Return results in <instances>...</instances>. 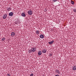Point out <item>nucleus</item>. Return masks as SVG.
<instances>
[{
    "label": "nucleus",
    "mask_w": 76,
    "mask_h": 76,
    "mask_svg": "<svg viewBox=\"0 0 76 76\" xmlns=\"http://www.w3.org/2000/svg\"><path fill=\"white\" fill-rule=\"evenodd\" d=\"M21 15L23 16V17H25V14L24 13H22Z\"/></svg>",
    "instance_id": "nucleus-14"
},
{
    "label": "nucleus",
    "mask_w": 76,
    "mask_h": 76,
    "mask_svg": "<svg viewBox=\"0 0 76 76\" xmlns=\"http://www.w3.org/2000/svg\"><path fill=\"white\" fill-rule=\"evenodd\" d=\"M34 76V74L33 73L31 74L30 75V76Z\"/></svg>",
    "instance_id": "nucleus-18"
},
{
    "label": "nucleus",
    "mask_w": 76,
    "mask_h": 76,
    "mask_svg": "<svg viewBox=\"0 0 76 76\" xmlns=\"http://www.w3.org/2000/svg\"><path fill=\"white\" fill-rule=\"evenodd\" d=\"M73 10L74 11V12H75V13H76V10L75 9H74Z\"/></svg>",
    "instance_id": "nucleus-17"
},
{
    "label": "nucleus",
    "mask_w": 76,
    "mask_h": 76,
    "mask_svg": "<svg viewBox=\"0 0 76 76\" xmlns=\"http://www.w3.org/2000/svg\"><path fill=\"white\" fill-rule=\"evenodd\" d=\"M55 76H59V75H56Z\"/></svg>",
    "instance_id": "nucleus-21"
},
{
    "label": "nucleus",
    "mask_w": 76,
    "mask_h": 76,
    "mask_svg": "<svg viewBox=\"0 0 76 76\" xmlns=\"http://www.w3.org/2000/svg\"><path fill=\"white\" fill-rule=\"evenodd\" d=\"M72 69L73 70H76V66H74L73 67Z\"/></svg>",
    "instance_id": "nucleus-8"
},
{
    "label": "nucleus",
    "mask_w": 76,
    "mask_h": 76,
    "mask_svg": "<svg viewBox=\"0 0 76 76\" xmlns=\"http://www.w3.org/2000/svg\"><path fill=\"white\" fill-rule=\"evenodd\" d=\"M56 73H57L58 74H60V71L58 70H56Z\"/></svg>",
    "instance_id": "nucleus-11"
},
{
    "label": "nucleus",
    "mask_w": 76,
    "mask_h": 76,
    "mask_svg": "<svg viewBox=\"0 0 76 76\" xmlns=\"http://www.w3.org/2000/svg\"><path fill=\"white\" fill-rule=\"evenodd\" d=\"M43 76H44V75H43Z\"/></svg>",
    "instance_id": "nucleus-24"
},
{
    "label": "nucleus",
    "mask_w": 76,
    "mask_h": 76,
    "mask_svg": "<svg viewBox=\"0 0 76 76\" xmlns=\"http://www.w3.org/2000/svg\"><path fill=\"white\" fill-rule=\"evenodd\" d=\"M50 56H51V55H50Z\"/></svg>",
    "instance_id": "nucleus-23"
},
{
    "label": "nucleus",
    "mask_w": 76,
    "mask_h": 76,
    "mask_svg": "<svg viewBox=\"0 0 76 76\" xmlns=\"http://www.w3.org/2000/svg\"><path fill=\"white\" fill-rule=\"evenodd\" d=\"M6 39V38H5V37H3L2 39H1V40L2 41H4Z\"/></svg>",
    "instance_id": "nucleus-15"
},
{
    "label": "nucleus",
    "mask_w": 76,
    "mask_h": 76,
    "mask_svg": "<svg viewBox=\"0 0 76 76\" xmlns=\"http://www.w3.org/2000/svg\"><path fill=\"white\" fill-rule=\"evenodd\" d=\"M13 13L12 12H11L9 13V15L10 16H13Z\"/></svg>",
    "instance_id": "nucleus-7"
},
{
    "label": "nucleus",
    "mask_w": 76,
    "mask_h": 76,
    "mask_svg": "<svg viewBox=\"0 0 76 76\" xmlns=\"http://www.w3.org/2000/svg\"><path fill=\"white\" fill-rule=\"evenodd\" d=\"M47 52V51L46 50V49H44L42 51V53H45L46 52Z\"/></svg>",
    "instance_id": "nucleus-9"
},
{
    "label": "nucleus",
    "mask_w": 76,
    "mask_h": 76,
    "mask_svg": "<svg viewBox=\"0 0 76 76\" xmlns=\"http://www.w3.org/2000/svg\"><path fill=\"white\" fill-rule=\"evenodd\" d=\"M57 1V0H53V1H54V2H55V1Z\"/></svg>",
    "instance_id": "nucleus-19"
},
{
    "label": "nucleus",
    "mask_w": 76,
    "mask_h": 76,
    "mask_svg": "<svg viewBox=\"0 0 76 76\" xmlns=\"http://www.w3.org/2000/svg\"><path fill=\"white\" fill-rule=\"evenodd\" d=\"M71 3H72V4H75V2H74V1H72V2H71Z\"/></svg>",
    "instance_id": "nucleus-16"
},
{
    "label": "nucleus",
    "mask_w": 76,
    "mask_h": 76,
    "mask_svg": "<svg viewBox=\"0 0 76 76\" xmlns=\"http://www.w3.org/2000/svg\"><path fill=\"white\" fill-rule=\"evenodd\" d=\"M33 12L31 11H29L28 12V14L29 15H32Z\"/></svg>",
    "instance_id": "nucleus-4"
},
{
    "label": "nucleus",
    "mask_w": 76,
    "mask_h": 76,
    "mask_svg": "<svg viewBox=\"0 0 76 76\" xmlns=\"http://www.w3.org/2000/svg\"><path fill=\"white\" fill-rule=\"evenodd\" d=\"M15 35V33L12 32L11 33V36L12 37H14Z\"/></svg>",
    "instance_id": "nucleus-5"
},
{
    "label": "nucleus",
    "mask_w": 76,
    "mask_h": 76,
    "mask_svg": "<svg viewBox=\"0 0 76 76\" xmlns=\"http://www.w3.org/2000/svg\"><path fill=\"white\" fill-rule=\"evenodd\" d=\"M57 1H59V0H57Z\"/></svg>",
    "instance_id": "nucleus-22"
},
{
    "label": "nucleus",
    "mask_w": 76,
    "mask_h": 76,
    "mask_svg": "<svg viewBox=\"0 0 76 76\" xmlns=\"http://www.w3.org/2000/svg\"><path fill=\"white\" fill-rule=\"evenodd\" d=\"M7 75L8 76H10V75L9 74H7Z\"/></svg>",
    "instance_id": "nucleus-20"
},
{
    "label": "nucleus",
    "mask_w": 76,
    "mask_h": 76,
    "mask_svg": "<svg viewBox=\"0 0 76 76\" xmlns=\"http://www.w3.org/2000/svg\"><path fill=\"white\" fill-rule=\"evenodd\" d=\"M40 38H44V35L42 34L40 35Z\"/></svg>",
    "instance_id": "nucleus-12"
},
{
    "label": "nucleus",
    "mask_w": 76,
    "mask_h": 76,
    "mask_svg": "<svg viewBox=\"0 0 76 76\" xmlns=\"http://www.w3.org/2000/svg\"><path fill=\"white\" fill-rule=\"evenodd\" d=\"M54 42V41L52 40L51 42H48V43L49 44H50V45H51V44H53Z\"/></svg>",
    "instance_id": "nucleus-2"
},
{
    "label": "nucleus",
    "mask_w": 76,
    "mask_h": 76,
    "mask_svg": "<svg viewBox=\"0 0 76 76\" xmlns=\"http://www.w3.org/2000/svg\"><path fill=\"white\" fill-rule=\"evenodd\" d=\"M7 9L8 11H10V10H11V8H10V7H7Z\"/></svg>",
    "instance_id": "nucleus-10"
},
{
    "label": "nucleus",
    "mask_w": 76,
    "mask_h": 76,
    "mask_svg": "<svg viewBox=\"0 0 76 76\" xmlns=\"http://www.w3.org/2000/svg\"><path fill=\"white\" fill-rule=\"evenodd\" d=\"M35 32H36V34H37V35H39V31H35Z\"/></svg>",
    "instance_id": "nucleus-13"
},
{
    "label": "nucleus",
    "mask_w": 76,
    "mask_h": 76,
    "mask_svg": "<svg viewBox=\"0 0 76 76\" xmlns=\"http://www.w3.org/2000/svg\"><path fill=\"white\" fill-rule=\"evenodd\" d=\"M7 14H5L3 15V18L4 19H6V18H7Z\"/></svg>",
    "instance_id": "nucleus-1"
},
{
    "label": "nucleus",
    "mask_w": 76,
    "mask_h": 76,
    "mask_svg": "<svg viewBox=\"0 0 76 76\" xmlns=\"http://www.w3.org/2000/svg\"><path fill=\"white\" fill-rule=\"evenodd\" d=\"M42 54V53L41 52V51H39L38 53V55H39V56H41Z\"/></svg>",
    "instance_id": "nucleus-6"
},
{
    "label": "nucleus",
    "mask_w": 76,
    "mask_h": 76,
    "mask_svg": "<svg viewBox=\"0 0 76 76\" xmlns=\"http://www.w3.org/2000/svg\"><path fill=\"white\" fill-rule=\"evenodd\" d=\"M31 50L33 52H35L36 51V48H31Z\"/></svg>",
    "instance_id": "nucleus-3"
}]
</instances>
